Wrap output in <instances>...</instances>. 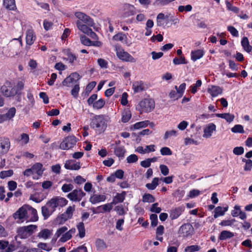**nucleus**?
<instances>
[{"label":"nucleus","mask_w":252,"mask_h":252,"mask_svg":"<svg viewBox=\"0 0 252 252\" xmlns=\"http://www.w3.org/2000/svg\"><path fill=\"white\" fill-rule=\"evenodd\" d=\"M16 110L15 107H11L9 109L6 114H4V115L5 116L6 121L14 117L16 113Z\"/></svg>","instance_id":"nucleus-42"},{"label":"nucleus","mask_w":252,"mask_h":252,"mask_svg":"<svg viewBox=\"0 0 252 252\" xmlns=\"http://www.w3.org/2000/svg\"><path fill=\"white\" fill-rule=\"evenodd\" d=\"M13 217L15 220H25L32 222L36 221L38 219L36 210L27 204L20 207L13 214Z\"/></svg>","instance_id":"nucleus-1"},{"label":"nucleus","mask_w":252,"mask_h":252,"mask_svg":"<svg viewBox=\"0 0 252 252\" xmlns=\"http://www.w3.org/2000/svg\"><path fill=\"white\" fill-rule=\"evenodd\" d=\"M67 229H68L67 227L65 226L59 228L57 230V231L54 235V237L56 239L59 238L62 235H63L64 232H65L67 230Z\"/></svg>","instance_id":"nucleus-51"},{"label":"nucleus","mask_w":252,"mask_h":252,"mask_svg":"<svg viewBox=\"0 0 252 252\" xmlns=\"http://www.w3.org/2000/svg\"><path fill=\"white\" fill-rule=\"evenodd\" d=\"M113 205H114V204L113 203H112V202H111L110 203H107L104 205L98 206L96 208V209H99L101 208H102L103 211H99L100 213H104V212H110L113 208Z\"/></svg>","instance_id":"nucleus-34"},{"label":"nucleus","mask_w":252,"mask_h":252,"mask_svg":"<svg viewBox=\"0 0 252 252\" xmlns=\"http://www.w3.org/2000/svg\"><path fill=\"white\" fill-rule=\"evenodd\" d=\"M0 92L6 97H13L17 94V91L9 81H6L0 88Z\"/></svg>","instance_id":"nucleus-3"},{"label":"nucleus","mask_w":252,"mask_h":252,"mask_svg":"<svg viewBox=\"0 0 252 252\" xmlns=\"http://www.w3.org/2000/svg\"><path fill=\"white\" fill-rule=\"evenodd\" d=\"M52 234V230L45 228L41 230L38 234V237L40 238L47 239L49 238Z\"/></svg>","instance_id":"nucleus-28"},{"label":"nucleus","mask_w":252,"mask_h":252,"mask_svg":"<svg viewBox=\"0 0 252 252\" xmlns=\"http://www.w3.org/2000/svg\"><path fill=\"white\" fill-rule=\"evenodd\" d=\"M66 55L67 56V60L71 64H73V62L77 60V57L75 55L69 51H67Z\"/></svg>","instance_id":"nucleus-53"},{"label":"nucleus","mask_w":252,"mask_h":252,"mask_svg":"<svg viewBox=\"0 0 252 252\" xmlns=\"http://www.w3.org/2000/svg\"><path fill=\"white\" fill-rule=\"evenodd\" d=\"M76 26L79 30L87 35L92 30L86 25L83 24L82 22L80 21H77Z\"/></svg>","instance_id":"nucleus-29"},{"label":"nucleus","mask_w":252,"mask_h":252,"mask_svg":"<svg viewBox=\"0 0 252 252\" xmlns=\"http://www.w3.org/2000/svg\"><path fill=\"white\" fill-rule=\"evenodd\" d=\"M226 5L228 10L233 11L234 13H238L239 11V8L238 7L233 6L228 1H226Z\"/></svg>","instance_id":"nucleus-56"},{"label":"nucleus","mask_w":252,"mask_h":252,"mask_svg":"<svg viewBox=\"0 0 252 252\" xmlns=\"http://www.w3.org/2000/svg\"><path fill=\"white\" fill-rule=\"evenodd\" d=\"M185 210L184 206L172 208L169 212V217L172 220H175L180 216Z\"/></svg>","instance_id":"nucleus-11"},{"label":"nucleus","mask_w":252,"mask_h":252,"mask_svg":"<svg viewBox=\"0 0 252 252\" xmlns=\"http://www.w3.org/2000/svg\"><path fill=\"white\" fill-rule=\"evenodd\" d=\"M216 116L218 118L224 119L226 121L229 123H231L234 119L235 116L234 115L230 113H217L215 114Z\"/></svg>","instance_id":"nucleus-23"},{"label":"nucleus","mask_w":252,"mask_h":252,"mask_svg":"<svg viewBox=\"0 0 252 252\" xmlns=\"http://www.w3.org/2000/svg\"><path fill=\"white\" fill-rule=\"evenodd\" d=\"M204 55L202 50L198 49L191 52V59L193 61H196L201 58Z\"/></svg>","instance_id":"nucleus-22"},{"label":"nucleus","mask_w":252,"mask_h":252,"mask_svg":"<svg viewBox=\"0 0 252 252\" xmlns=\"http://www.w3.org/2000/svg\"><path fill=\"white\" fill-rule=\"evenodd\" d=\"M150 219L151 221V226L153 227L156 226L158 223V216L156 214H152L150 215Z\"/></svg>","instance_id":"nucleus-57"},{"label":"nucleus","mask_w":252,"mask_h":252,"mask_svg":"<svg viewBox=\"0 0 252 252\" xmlns=\"http://www.w3.org/2000/svg\"><path fill=\"white\" fill-rule=\"evenodd\" d=\"M202 85V81L201 80H198L195 84L190 86V92L192 94H194L197 91V88L201 87Z\"/></svg>","instance_id":"nucleus-43"},{"label":"nucleus","mask_w":252,"mask_h":252,"mask_svg":"<svg viewBox=\"0 0 252 252\" xmlns=\"http://www.w3.org/2000/svg\"><path fill=\"white\" fill-rule=\"evenodd\" d=\"M54 212L46 205L41 207V213L44 220H47Z\"/></svg>","instance_id":"nucleus-30"},{"label":"nucleus","mask_w":252,"mask_h":252,"mask_svg":"<svg viewBox=\"0 0 252 252\" xmlns=\"http://www.w3.org/2000/svg\"><path fill=\"white\" fill-rule=\"evenodd\" d=\"M234 236V234L229 231L223 230L222 231L219 237L220 240H225L227 239H229Z\"/></svg>","instance_id":"nucleus-31"},{"label":"nucleus","mask_w":252,"mask_h":252,"mask_svg":"<svg viewBox=\"0 0 252 252\" xmlns=\"http://www.w3.org/2000/svg\"><path fill=\"white\" fill-rule=\"evenodd\" d=\"M231 131L233 133H244L245 132L243 126L241 125H236L232 128Z\"/></svg>","instance_id":"nucleus-44"},{"label":"nucleus","mask_w":252,"mask_h":252,"mask_svg":"<svg viewBox=\"0 0 252 252\" xmlns=\"http://www.w3.org/2000/svg\"><path fill=\"white\" fill-rule=\"evenodd\" d=\"M80 90L79 84H76L71 91V95L75 98L77 97Z\"/></svg>","instance_id":"nucleus-63"},{"label":"nucleus","mask_w":252,"mask_h":252,"mask_svg":"<svg viewBox=\"0 0 252 252\" xmlns=\"http://www.w3.org/2000/svg\"><path fill=\"white\" fill-rule=\"evenodd\" d=\"M173 63L175 65H178L180 64H187V61L184 57L181 56L180 58H175L173 60Z\"/></svg>","instance_id":"nucleus-50"},{"label":"nucleus","mask_w":252,"mask_h":252,"mask_svg":"<svg viewBox=\"0 0 252 252\" xmlns=\"http://www.w3.org/2000/svg\"><path fill=\"white\" fill-rule=\"evenodd\" d=\"M76 227L79 232L78 235L79 237L81 238L84 237L85 236V228L83 222L82 221L78 223Z\"/></svg>","instance_id":"nucleus-33"},{"label":"nucleus","mask_w":252,"mask_h":252,"mask_svg":"<svg viewBox=\"0 0 252 252\" xmlns=\"http://www.w3.org/2000/svg\"><path fill=\"white\" fill-rule=\"evenodd\" d=\"M161 155L162 156H170L172 155V152L168 147H162L160 150Z\"/></svg>","instance_id":"nucleus-61"},{"label":"nucleus","mask_w":252,"mask_h":252,"mask_svg":"<svg viewBox=\"0 0 252 252\" xmlns=\"http://www.w3.org/2000/svg\"><path fill=\"white\" fill-rule=\"evenodd\" d=\"M96 84L95 81H92L89 83L87 86L85 91L86 93L88 95L92 90L94 88Z\"/></svg>","instance_id":"nucleus-60"},{"label":"nucleus","mask_w":252,"mask_h":252,"mask_svg":"<svg viewBox=\"0 0 252 252\" xmlns=\"http://www.w3.org/2000/svg\"><path fill=\"white\" fill-rule=\"evenodd\" d=\"M75 16L79 20L78 21H82L90 27H94L95 24L92 18L81 12H76Z\"/></svg>","instance_id":"nucleus-8"},{"label":"nucleus","mask_w":252,"mask_h":252,"mask_svg":"<svg viewBox=\"0 0 252 252\" xmlns=\"http://www.w3.org/2000/svg\"><path fill=\"white\" fill-rule=\"evenodd\" d=\"M139 105L140 109H139L141 114L143 112L149 113L151 112L155 108V101L154 99L151 98H145L141 100Z\"/></svg>","instance_id":"nucleus-4"},{"label":"nucleus","mask_w":252,"mask_h":252,"mask_svg":"<svg viewBox=\"0 0 252 252\" xmlns=\"http://www.w3.org/2000/svg\"><path fill=\"white\" fill-rule=\"evenodd\" d=\"M194 232V228L189 223H186L182 224L178 231L179 235L183 237H188L191 236Z\"/></svg>","instance_id":"nucleus-5"},{"label":"nucleus","mask_w":252,"mask_h":252,"mask_svg":"<svg viewBox=\"0 0 252 252\" xmlns=\"http://www.w3.org/2000/svg\"><path fill=\"white\" fill-rule=\"evenodd\" d=\"M36 35L33 30L29 29L26 32V43L29 45H32L35 40Z\"/></svg>","instance_id":"nucleus-15"},{"label":"nucleus","mask_w":252,"mask_h":252,"mask_svg":"<svg viewBox=\"0 0 252 252\" xmlns=\"http://www.w3.org/2000/svg\"><path fill=\"white\" fill-rule=\"evenodd\" d=\"M109 119V118L108 116L95 115L91 119L90 126L93 129L98 130L99 133H101L106 129Z\"/></svg>","instance_id":"nucleus-2"},{"label":"nucleus","mask_w":252,"mask_h":252,"mask_svg":"<svg viewBox=\"0 0 252 252\" xmlns=\"http://www.w3.org/2000/svg\"><path fill=\"white\" fill-rule=\"evenodd\" d=\"M72 237V235L70 234L69 232H64L61 237L60 239V241L62 242H65L68 240H69Z\"/></svg>","instance_id":"nucleus-62"},{"label":"nucleus","mask_w":252,"mask_h":252,"mask_svg":"<svg viewBox=\"0 0 252 252\" xmlns=\"http://www.w3.org/2000/svg\"><path fill=\"white\" fill-rule=\"evenodd\" d=\"M13 174L12 170H8L6 171H2L0 172V178L4 179L8 177H10Z\"/></svg>","instance_id":"nucleus-54"},{"label":"nucleus","mask_w":252,"mask_h":252,"mask_svg":"<svg viewBox=\"0 0 252 252\" xmlns=\"http://www.w3.org/2000/svg\"><path fill=\"white\" fill-rule=\"evenodd\" d=\"M106 199V196L103 194H94L91 195L89 198V201L93 204H95L99 202L104 201Z\"/></svg>","instance_id":"nucleus-16"},{"label":"nucleus","mask_w":252,"mask_h":252,"mask_svg":"<svg viewBox=\"0 0 252 252\" xmlns=\"http://www.w3.org/2000/svg\"><path fill=\"white\" fill-rule=\"evenodd\" d=\"M45 198L46 195H45L43 193L41 192H37L32 194H31L30 196V199L32 200L33 201L36 203H40Z\"/></svg>","instance_id":"nucleus-19"},{"label":"nucleus","mask_w":252,"mask_h":252,"mask_svg":"<svg viewBox=\"0 0 252 252\" xmlns=\"http://www.w3.org/2000/svg\"><path fill=\"white\" fill-rule=\"evenodd\" d=\"M76 142L77 139L74 136H68L65 137L61 142L60 145V148L63 150H68L73 147Z\"/></svg>","instance_id":"nucleus-6"},{"label":"nucleus","mask_w":252,"mask_h":252,"mask_svg":"<svg viewBox=\"0 0 252 252\" xmlns=\"http://www.w3.org/2000/svg\"><path fill=\"white\" fill-rule=\"evenodd\" d=\"M75 205H73L72 206H70L67 207L66 210L64 213L69 219H70L72 218L73 216V214L74 211H75Z\"/></svg>","instance_id":"nucleus-46"},{"label":"nucleus","mask_w":252,"mask_h":252,"mask_svg":"<svg viewBox=\"0 0 252 252\" xmlns=\"http://www.w3.org/2000/svg\"><path fill=\"white\" fill-rule=\"evenodd\" d=\"M236 221L234 219L231 220H223L220 223L219 225L222 226H231Z\"/></svg>","instance_id":"nucleus-55"},{"label":"nucleus","mask_w":252,"mask_h":252,"mask_svg":"<svg viewBox=\"0 0 252 252\" xmlns=\"http://www.w3.org/2000/svg\"><path fill=\"white\" fill-rule=\"evenodd\" d=\"M86 194L81 189H75L69 193L66 197L72 202H79Z\"/></svg>","instance_id":"nucleus-7"},{"label":"nucleus","mask_w":252,"mask_h":252,"mask_svg":"<svg viewBox=\"0 0 252 252\" xmlns=\"http://www.w3.org/2000/svg\"><path fill=\"white\" fill-rule=\"evenodd\" d=\"M126 194V192L124 191H122V192L121 193H117L115 196H114L113 198V199L112 201V203L115 205L117 203L123 202L125 199Z\"/></svg>","instance_id":"nucleus-20"},{"label":"nucleus","mask_w":252,"mask_h":252,"mask_svg":"<svg viewBox=\"0 0 252 252\" xmlns=\"http://www.w3.org/2000/svg\"><path fill=\"white\" fill-rule=\"evenodd\" d=\"M159 178L155 177L153 178L151 183H147L146 184V187L150 190L155 189L158 185Z\"/></svg>","instance_id":"nucleus-32"},{"label":"nucleus","mask_w":252,"mask_h":252,"mask_svg":"<svg viewBox=\"0 0 252 252\" xmlns=\"http://www.w3.org/2000/svg\"><path fill=\"white\" fill-rule=\"evenodd\" d=\"M95 245L97 249L101 250L106 248L105 243L103 240L98 239L95 242Z\"/></svg>","instance_id":"nucleus-64"},{"label":"nucleus","mask_w":252,"mask_h":252,"mask_svg":"<svg viewBox=\"0 0 252 252\" xmlns=\"http://www.w3.org/2000/svg\"><path fill=\"white\" fill-rule=\"evenodd\" d=\"M64 167L66 169L78 170L81 167L80 163L79 162H75L73 160H67L65 161Z\"/></svg>","instance_id":"nucleus-13"},{"label":"nucleus","mask_w":252,"mask_h":252,"mask_svg":"<svg viewBox=\"0 0 252 252\" xmlns=\"http://www.w3.org/2000/svg\"><path fill=\"white\" fill-rule=\"evenodd\" d=\"M138 159V156L135 154H131L128 156L126 158V161L128 163H135Z\"/></svg>","instance_id":"nucleus-58"},{"label":"nucleus","mask_w":252,"mask_h":252,"mask_svg":"<svg viewBox=\"0 0 252 252\" xmlns=\"http://www.w3.org/2000/svg\"><path fill=\"white\" fill-rule=\"evenodd\" d=\"M80 40L82 44L86 46H90L92 45L93 42L87 37L85 35L81 36Z\"/></svg>","instance_id":"nucleus-59"},{"label":"nucleus","mask_w":252,"mask_h":252,"mask_svg":"<svg viewBox=\"0 0 252 252\" xmlns=\"http://www.w3.org/2000/svg\"><path fill=\"white\" fill-rule=\"evenodd\" d=\"M116 54L119 59L123 61L130 62L131 63L135 62V59L128 52L125 51L123 49L118 50Z\"/></svg>","instance_id":"nucleus-10"},{"label":"nucleus","mask_w":252,"mask_h":252,"mask_svg":"<svg viewBox=\"0 0 252 252\" xmlns=\"http://www.w3.org/2000/svg\"><path fill=\"white\" fill-rule=\"evenodd\" d=\"M113 39L116 41H122L124 39H127L126 35L123 32H119L113 36Z\"/></svg>","instance_id":"nucleus-47"},{"label":"nucleus","mask_w":252,"mask_h":252,"mask_svg":"<svg viewBox=\"0 0 252 252\" xmlns=\"http://www.w3.org/2000/svg\"><path fill=\"white\" fill-rule=\"evenodd\" d=\"M131 117V114L130 110H125L122 113V121L125 123L127 122Z\"/></svg>","instance_id":"nucleus-39"},{"label":"nucleus","mask_w":252,"mask_h":252,"mask_svg":"<svg viewBox=\"0 0 252 252\" xmlns=\"http://www.w3.org/2000/svg\"><path fill=\"white\" fill-rule=\"evenodd\" d=\"M241 45L244 50L248 53H250L252 50V47L250 45L249 41L247 37H243L241 40Z\"/></svg>","instance_id":"nucleus-25"},{"label":"nucleus","mask_w":252,"mask_h":252,"mask_svg":"<svg viewBox=\"0 0 252 252\" xmlns=\"http://www.w3.org/2000/svg\"><path fill=\"white\" fill-rule=\"evenodd\" d=\"M201 248L198 245H191L187 246L185 249V252H194L199 251Z\"/></svg>","instance_id":"nucleus-45"},{"label":"nucleus","mask_w":252,"mask_h":252,"mask_svg":"<svg viewBox=\"0 0 252 252\" xmlns=\"http://www.w3.org/2000/svg\"><path fill=\"white\" fill-rule=\"evenodd\" d=\"M208 92L212 97H216L222 93V89L217 86H212L211 88L208 89Z\"/></svg>","instance_id":"nucleus-17"},{"label":"nucleus","mask_w":252,"mask_h":252,"mask_svg":"<svg viewBox=\"0 0 252 252\" xmlns=\"http://www.w3.org/2000/svg\"><path fill=\"white\" fill-rule=\"evenodd\" d=\"M17 233L18 236L21 239H25L27 238L29 236V234L26 231L25 227H19L17 231Z\"/></svg>","instance_id":"nucleus-35"},{"label":"nucleus","mask_w":252,"mask_h":252,"mask_svg":"<svg viewBox=\"0 0 252 252\" xmlns=\"http://www.w3.org/2000/svg\"><path fill=\"white\" fill-rule=\"evenodd\" d=\"M228 206L224 207L218 206L214 210V218L216 219L220 216L224 215L225 213L228 210Z\"/></svg>","instance_id":"nucleus-18"},{"label":"nucleus","mask_w":252,"mask_h":252,"mask_svg":"<svg viewBox=\"0 0 252 252\" xmlns=\"http://www.w3.org/2000/svg\"><path fill=\"white\" fill-rule=\"evenodd\" d=\"M74 188L73 185L71 184H64L62 187V190L63 192H68L72 191Z\"/></svg>","instance_id":"nucleus-52"},{"label":"nucleus","mask_w":252,"mask_h":252,"mask_svg":"<svg viewBox=\"0 0 252 252\" xmlns=\"http://www.w3.org/2000/svg\"><path fill=\"white\" fill-rule=\"evenodd\" d=\"M43 165L41 163H36L31 168L33 173H36L38 176H41L43 174Z\"/></svg>","instance_id":"nucleus-24"},{"label":"nucleus","mask_w":252,"mask_h":252,"mask_svg":"<svg viewBox=\"0 0 252 252\" xmlns=\"http://www.w3.org/2000/svg\"><path fill=\"white\" fill-rule=\"evenodd\" d=\"M216 129V126L213 123L209 124L203 129L204 134L203 137L204 138L210 137L214 131Z\"/></svg>","instance_id":"nucleus-12"},{"label":"nucleus","mask_w":252,"mask_h":252,"mask_svg":"<svg viewBox=\"0 0 252 252\" xmlns=\"http://www.w3.org/2000/svg\"><path fill=\"white\" fill-rule=\"evenodd\" d=\"M56 200V203L57 204V207H63L66 205L68 201L64 198L63 197H60V198H54Z\"/></svg>","instance_id":"nucleus-41"},{"label":"nucleus","mask_w":252,"mask_h":252,"mask_svg":"<svg viewBox=\"0 0 252 252\" xmlns=\"http://www.w3.org/2000/svg\"><path fill=\"white\" fill-rule=\"evenodd\" d=\"M10 148V142L9 138L0 137V156L6 154Z\"/></svg>","instance_id":"nucleus-9"},{"label":"nucleus","mask_w":252,"mask_h":252,"mask_svg":"<svg viewBox=\"0 0 252 252\" xmlns=\"http://www.w3.org/2000/svg\"><path fill=\"white\" fill-rule=\"evenodd\" d=\"M135 7L134 6L126 4H125L124 7V12L123 16L125 18L128 17L132 15L135 14Z\"/></svg>","instance_id":"nucleus-14"},{"label":"nucleus","mask_w":252,"mask_h":252,"mask_svg":"<svg viewBox=\"0 0 252 252\" xmlns=\"http://www.w3.org/2000/svg\"><path fill=\"white\" fill-rule=\"evenodd\" d=\"M56 201V200L53 198L48 201L46 204V205L53 212L55 211L56 208L58 207Z\"/></svg>","instance_id":"nucleus-38"},{"label":"nucleus","mask_w":252,"mask_h":252,"mask_svg":"<svg viewBox=\"0 0 252 252\" xmlns=\"http://www.w3.org/2000/svg\"><path fill=\"white\" fill-rule=\"evenodd\" d=\"M3 5L9 10H14L16 9L15 0H3Z\"/></svg>","instance_id":"nucleus-27"},{"label":"nucleus","mask_w":252,"mask_h":252,"mask_svg":"<svg viewBox=\"0 0 252 252\" xmlns=\"http://www.w3.org/2000/svg\"><path fill=\"white\" fill-rule=\"evenodd\" d=\"M69 219L66 215L63 213L56 218V222L59 224H63L67 220Z\"/></svg>","instance_id":"nucleus-49"},{"label":"nucleus","mask_w":252,"mask_h":252,"mask_svg":"<svg viewBox=\"0 0 252 252\" xmlns=\"http://www.w3.org/2000/svg\"><path fill=\"white\" fill-rule=\"evenodd\" d=\"M104 105V100L102 98H100L97 101L94 102V103L93 104V107L94 108L98 110L101 109Z\"/></svg>","instance_id":"nucleus-40"},{"label":"nucleus","mask_w":252,"mask_h":252,"mask_svg":"<svg viewBox=\"0 0 252 252\" xmlns=\"http://www.w3.org/2000/svg\"><path fill=\"white\" fill-rule=\"evenodd\" d=\"M126 152V150L123 146H117L114 148V154L119 158H124Z\"/></svg>","instance_id":"nucleus-21"},{"label":"nucleus","mask_w":252,"mask_h":252,"mask_svg":"<svg viewBox=\"0 0 252 252\" xmlns=\"http://www.w3.org/2000/svg\"><path fill=\"white\" fill-rule=\"evenodd\" d=\"M169 18V16L166 15L162 13H159L157 17V24L158 27H160L163 25L162 20Z\"/></svg>","instance_id":"nucleus-36"},{"label":"nucleus","mask_w":252,"mask_h":252,"mask_svg":"<svg viewBox=\"0 0 252 252\" xmlns=\"http://www.w3.org/2000/svg\"><path fill=\"white\" fill-rule=\"evenodd\" d=\"M132 89L134 93H138L142 92L144 88V84L142 81H136L133 83Z\"/></svg>","instance_id":"nucleus-26"},{"label":"nucleus","mask_w":252,"mask_h":252,"mask_svg":"<svg viewBox=\"0 0 252 252\" xmlns=\"http://www.w3.org/2000/svg\"><path fill=\"white\" fill-rule=\"evenodd\" d=\"M155 201L154 196L150 193H145L142 196V201L143 202L153 203Z\"/></svg>","instance_id":"nucleus-37"},{"label":"nucleus","mask_w":252,"mask_h":252,"mask_svg":"<svg viewBox=\"0 0 252 252\" xmlns=\"http://www.w3.org/2000/svg\"><path fill=\"white\" fill-rule=\"evenodd\" d=\"M186 84L185 83H182L178 88L177 86H175V89L176 90L177 93L180 94L179 96H182L186 89Z\"/></svg>","instance_id":"nucleus-48"}]
</instances>
